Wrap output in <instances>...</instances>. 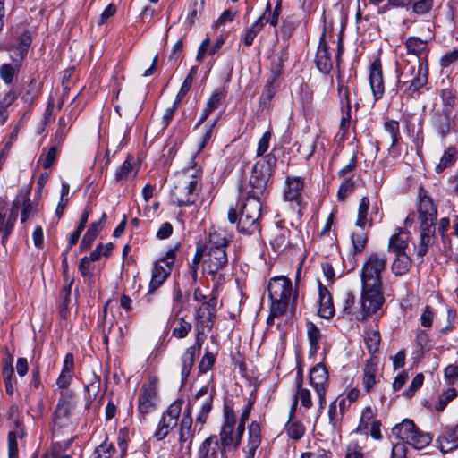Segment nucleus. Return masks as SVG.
Masks as SVG:
<instances>
[{
    "mask_svg": "<svg viewBox=\"0 0 458 458\" xmlns=\"http://www.w3.org/2000/svg\"><path fill=\"white\" fill-rule=\"evenodd\" d=\"M387 259L384 254L371 253L361 269V311L357 315L358 320L376 313L383 305L385 298L382 292L381 274L386 268Z\"/></svg>",
    "mask_w": 458,
    "mask_h": 458,
    "instance_id": "obj_1",
    "label": "nucleus"
},
{
    "mask_svg": "<svg viewBox=\"0 0 458 458\" xmlns=\"http://www.w3.org/2000/svg\"><path fill=\"white\" fill-rule=\"evenodd\" d=\"M31 44V35L29 30L15 31V35L5 46L4 49L11 54L12 64H4L0 66V77L7 84L12 83L18 73L21 62L25 58Z\"/></svg>",
    "mask_w": 458,
    "mask_h": 458,
    "instance_id": "obj_2",
    "label": "nucleus"
},
{
    "mask_svg": "<svg viewBox=\"0 0 458 458\" xmlns=\"http://www.w3.org/2000/svg\"><path fill=\"white\" fill-rule=\"evenodd\" d=\"M276 162V157L273 154H268L254 165L249 181L250 186L249 196L260 199L266 194L269 184L272 182L271 178Z\"/></svg>",
    "mask_w": 458,
    "mask_h": 458,
    "instance_id": "obj_3",
    "label": "nucleus"
},
{
    "mask_svg": "<svg viewBox=\"0 0 458 458\" xmlns=\"http://www.w3.org/2000/svg\"><path fill=\"white\" fill-rule=\"evenodd\" d=\"M225 422L219 434L221 458H228V454L235 451L243 435V425L239 423L235 430L236 419L233 409L225 405L224 407Z\"/></svg>",
    "mask_w": 458,
    "mask_h": 458,
    "instance_id": "obj_4",
    "label": "nucleus"
},
{
    "mask_svg": "<svg viewBox=\"0 0 458 458\" xmlns=\"http://www.w3.org/2000/svg\"><path fill=\"white\" fill-rule=\"evenodd\" d=\"M199 176L187 169L175 178L171 195L179 207L192 205L198 197Z\"/></svg>",
    "mask_w": 458,
    "mask_h": 458,
    "instance_id": "obj_5",
    "label": "nucleus"
},
{
    "mask_svg": "<svg viewBox=\"0 0 458 458\" xmlns=\"http://www.w3.org/2000/svg\"><path fill=\"white\" fill-rule=\"evenodd\" d=\"M228 243L229 241L216 232L209 233L207 258L204 259L205 269L208 274H216L227 264L225 248Z\"/></svg>",
    "mask_w": 458,
    "mask_h": 458,
    "instance_id": "obj_6",
    "label": "nucleus"
},
{
    "mask_svg": "<svg viewBox=\"0 0 458 458\" xmlns=\"http://www.w3.org/2000/svg\"><path fill=\"white\" fill-rule=\"evenodd\" d=\"M261 208L260 199L248 195L239 216L237 227L240 233L252 234L259 230Z\"/></svg>",
    "mask_w": 458,
    "mask_h": 458,
    "instance_id": "obj_7",
    "label": "nucleus"
},
{
    "mask_svg": "<svg viewBox=\"0 0 458 458\" xmlns=\"http://www.w3.org/2000/svg\"><path fill=\"white\" fill-rule=\"evenodd\" d=\"M418 220L420 222V243L417 251V259L420 263L423 261L424 255L428 252V245L429 242V197L424 187L420 186L418 195L417 204Z\"/></svg>",
    "mask_w": 458,
    "mask_h": 458,
    "instance_id": "obj_8",
    "label": "nucleus"
},
{
    "mask_svg": "<svg viewBox=\"0 0 458 458\" xmlns=\"http://www.w3.org/2000/svg\"><path fill=\"white\" fill-rule=\"evenodd\" d=\"M182 411V402H174L169 405L165 412L163 414L154 437L157 441L165 439L169 432L178 424V419Z\"/></svg>",
    "mask_w": 458,
    "mask_h": 458,
    "instance_id": "obj_9",
    "label": "nucleus"
},
{
    "mask_svg": "<svg viewBox=\"0 0 458 458\" xmlns=\"http://www.w3.org/2000/svg\"><path fill=\"white\" fill-rule=\"evenodd\" d=\"M310 382L318 396L319 409L326 405V390L328 386V372L327 368L318 363L314 366L310 374Z\"/></svg>",
    "mask_w": 458,
    "mask_h": 458,
    "instance_id": "obj_10",
    "label": "nucleus"
},
{
    "mask_svg": "<svg viewBox=\"0 0 458 458\" xmlns=\"http://www.w3.org/2000/svg\"><path fill=\"white\" fill-rule=\"evenodd\" d=\"M195 436V428L192 426V418L190 409L183 413L179 428V443L181 448H185L187 454H190L192 447V441Z\"/></svg>",
    "mask_w": 458,
    "mask_h": 458,
    "instance_id": "obj_11",
    "label": "nucleus"
},
{
    "mask_svg": "<svg viewBox=\"0 0 458 458\" xmlns=\"http://www.w3.org/2000/svg\"><path fill=\"white\" fill-rule=\"evenodd\" d=\"M268 294L270 299L291 297L293 303L296 301L297 293L293 294L292 282L285 276L275 277L268 284Z\"/></svg>",
    "mask_w": 458,
    "mask_h": 458,
    "instance_id": "obj_12",
    "label": "nucleus"
},
{
    "mask_svg": "<svg viewBox=\"0 0 458 458\" xmlns=\"http://www.w3.org/2000/svg\"><path fill=\"white\" fill-rule=\"evenodd\" d=\"M315 62L318 69L323 73H329L333 68V62L326 41L325 33L320 37Z\"/></svg>",
    "mask_w": 458,
    "mask_h": 458,
    "instance_id": "obj_13",
    "label": "nucleus"
},
{
    "mask_svg": "<svg viewBox=\"0 0 458 458\" xmlns=\"http://www.w3.org/2000/svg\"><path fill=\"white\" fill-rule=\"evenodd\" d=\"M369 83L375 101H377L381 98L384 94L383 74L379 60H376L371 64Z\"/></svg>",
    "mask_w": 458,
    "mask_h": 458,
    "instance_id": "obj_14",
    "label": "nucleus"
},
{
    "mask_svg": "<svg viewBox=\"0 0 458 458\" xmlns=\"http://www.w3.org/2000/svg\"><path fill=\"white\" fill-rule=\"evenodd\" d=\"M157 392L151 386H143L140 389L138 400L139 413L144 417L155 407Z\"/></svg>",
    "mask_w": 458,
    "mask_h": 458,
    "instance_id": "obj_15",
    "label": "nucleus"
},
{
    "mask_svg": "<svg viewBox=\"0 0 458 458\" xmlns=\"http://www.w3.org/2000/svg\"><path fill=\"white\" fill-rule=\"evenodd\" d=\"M171 271V267L164 265L160 261L157 260L152 270L148 293H154L157 290L170 276Z\"/></svg>",
    "mask_w": 458,
    "mask_h": 458,
    "instance_id": "obj_16",
    "label": "nucleus"
},
{
    "mask_svg": "<svg viewBox=\"0 0 458 458\" xmlns=\"http://www.w3.org/2000/svg\"><path fill=\"white\" fill-rule=\"evenodd\" d=\"M428 81V64L427 55L419 62L417 75L412 79L409 86V92L412 96L414 93L419 92L420 89L426 87Z\"/></svg>",
    "mask_w": 458,
    "mask_h": 458,
    "instance_id": "obj_17",
    "label": "nucleus"
},
{
    "mask_svg": "<svg viewBox=\"0 0 458 458\" xmlns=\"http://www.w3.org/2000/svg\"><path fill=\"white\" fill-rule=\"evenodd\" d=\"M198 458H221L217 436H210L201 443L198 451Z\"/></svg>",
    "mask_w": 458,
    "mask_h": 458,
    "instance_id": "obj_18",
    "label": "nucleus"
},
{
    "mask_svg": "<svg viewBox=\"0 0 458 458\" xmlns=\"http://www.w3.org/2000/svg\"><path fill=\"white\" fill-rule=\"evenodd\" d=\"M319 308L318 315L324 318H330L335 314V309L333 305L332 296L327 288L319 284Z\"/></svg>",
    "mask_w": 458,
    "mask_h": 458,
    "instance_id": "obj_19",
    "label": "nucleus"
},
{
    "mask_svg": "<svg viewBox=\"0 0 458 458\" xmlns=\"http://www.w3.org/2000/svg\"><path fill=\"white\" fill-rule=\"evenodd\" d=\"M201 345H191L190 346L184 354L182 356V382L184 383L191 370L194 364L195 359L200 354Z\"/></svg>",
    "mask_w": 458,
    "mask_h": 458,
    "instance_id": "obj_20",
    "label": "nucleus"
},
{
    "mask_svg": "<svg viewBox=\"0 0 458 458\" xmlns=\"http://www.w3.org/2000/svg\"><path fill=\"white\" fill-rule=\"evenodd\" d=\"M261 443L260 427L257 422H251L249 426V438L246 447L243 452L246 454V458H253L255 452Z\"/></svg>",
    "mask_w": 458,
    "mask_h": 458,
    "instance_id": "obj_21",
    "label": "nucleus"
},
{
    "mask_svg": "<svg viewBox=\"0 0 458 458\" xmlns=\"http://www.w3.org/2000/svg\"><path fill=\"white\" fill-rule=\"evenodd\" d=\"M439 450L445 454L458 448V424L452 429L445 432L437 439Z\"/></svg>",
    "mask_w": 458,
    "mask_h": 458,
    "instance_id": "obj_22",
    "label": "nucleus"
},
{
    "mask_svg": "<svg viewBox=\"0 0 458 458\" xmlns=\"http://www.w3.org/2000/svg\"><path fill=\"white\" fill-rule=\"evenodd\" d=\"M72 398L73 394L71 391L61 392V397L54 413V420L55 424L58 423V420L61 419L68 418L72 407Z\"/></svg>",
    "mask_w": 458,
    "mask_h": 458,
    "instance_id": "obj_23",
    "label": "nucleus"
},
{
    "mask_svg": "<svg viewBox=\"0 0 458 458\" xmlns=\"http://www.w3.org/2000/svg\"><path fill=\"white\" fill-rule=\"evenodd\" d=\"M408 233L400 230L399 233L393 234L388 242V251L396 255L406 254L405 250L408 247Z\"/></svg>",
    "mask_w": 458,
    "mask_h": 458,
    "instance_id": "obj_24",
    "label": "nucleus"
},
{
    "mask_svg": "<svg viewBox=\"0 0 458 458\" xmlns=\"http://www.w3.org/2000/svg\"><path fill=\"white\" fill-rule=\"evenodd\" d=\"M377 371V360L376 357H371L367 360L363 370L362 384L367 393L370 392L376 384V373Z\"/></svg>",
    "mask_w": 458,
    "mask_h": 458,
    "instance_id": "obj_25",
    "label": "nucleus"
},
{
    "mask_svg": "<svg viewBox=\"0 0 458 458\" xmlns=\"http://www.w3.org/2000/svg\"><path fill=\"white\" fill-rule=\"evenodd\" d=\"M415 424L411 420H404L392 428V433L403 441L407 443L417 432Z\"/></svg>",
    "mask_w": 458,
    "mask_h": 458,
    "instance_id": "obj_26",
    "label": "nucleus"
},
{
    "mask_svg": "<svg viewBox=\"0 0 458 458\" xmlns=\"http://www.w3.org/2000/svg\"><path fill=\"white\" fill-rule=\"evenodd\" d=\"M14 201L19 202V209L21 208V222L25 223L33 211V205L30 199L29 191H21L16 196Z\"/></svg>",
    "mask_w": 458,
    "mask_h": 458,
    "instance_id": "obj_27",
    "label": "nucleus"
},
{
    "mask_svg": "<svg viewBox=\"0 0 458 458\" xmlns=\"http://www.w3.org/2000/svg\"><path fill=\"white\" fill-rule=\"evenodd\" d=\"M457 149L455 147L447 148L441 158L439 163L435 166V172L437 174H441L446 168L451 167L457 160Z\"/></svg>",
    "mask_w": 458,
    "mask_h": 458,
    "instance_id": "obj_28",
    "label": "nucleus"
},
{
    "mask_svg": "<svg viewBox=\"0 0 458 458\" xmlns=\"http://www.w3.org/2000/svg\"><path fill=\"white\" fill-rule=\"evenodd\" d=\"M288 59V50L286 47L283 48L278 55H275L271 58V73L272 76L269 80H276L281 75L284 64Z\"/></svg>",
    "mask_w": 458,
    "mask_h": 458,
    "instance_id": "obj_29",
    "label": "nucleus"
},
{
    "mask_svg": "<svg viewBox=\"0 0 458 458\" xmlns=\"http://www.w3.org/2000/svg\"><path fill=\"white\" fill-rule=\"evenodd\" d=\"M385 140L389 143L390 148H394L399 139V123L394 120H389L384 123Z\"/></svg>",
    "mask_w": 458,
    "mask_h": 458,
    "instance_id": "obj_30",
    "label": "nucleus"
},
{
    "mask_svg": "<svg viewBox=\"0 0 458 458\" xmlns=\"http://www.w3.org/2000/svg\"><path fill=\"white\" fill-rule=\"evenodd\" d=\"M102 229L103 225H100V223H91L81 240V248L89 249Z\"/></svg>",
    "mask_w": 458,
    "mask_h": 458,
    "instance_id": "obj_31",
    "label": "nucleus"
},
{
    "mask_svg": "<svg viewBox=\"0 0 458 458\" xmlns=\"http://www.w3.org/2000/svg\"><path fill=\"white\" fill-rule=\"evenodd\" d=\"M18 214H19V202L13 200V202L12 204V208L10 209V213H9L8 217L5 222L4 233L2 235V243H4L7 241V238L9 237V235L11 234V233L13 229L14 224L17 220Z\"/></svg>",
    "mask_w": 458,
    "mask_h": 458,
    "instance_id": "obj_32",
    "label": "nucleus"
},
{
    "mask_svg": "<svg viewBox=\"0 0 458 458\" xmlns=\"http://www.w3.org/2000/svg\"><path fill=\"white\" fill-rule=\"evenodd\" d=\"M214 317L215 311L202 303V305L197 310L196 323L204 327H211Z\"/></svg>",
    "mask_w": 458,
    "mask_h": 458,
    "instance_id": "obj_33",
    "label": "nucleus"
},
{
    "mask_svg": "<svg viewBox=\"0 0 458 458\" xmlns=\"http://www.w3.org/2000/svg\"><path fill=\"white\" fill-rule=\"evenodd\" d=\"M411 260L407 254L396 255L392 264V271L396 276L404 275L409 271Z\"/></svg>",
    "mask_w": 458,
    "mask_h": 458,
    "instance_id": "obj_34",
    "label": "nucleus"
},
{
    "mask_svg": "<svg viewBox=\"0 0 458 458\" xmlns=\"http://www.w3.org/2000/svg\"><path fill=\"white\" fill-rule=\"evenodd\" d=\"M265 14L260 16L252 26L248 29L244 34L243 42L245 46H251L257 34L260 32L265 22Z\"/></svg>",
    "mask_w": 458,
    "mask_h": 458,
    "instance_id": "obj_35",
    "label": "nucleus"
},
{
    "mask_svg": "<svg viewBox=\"0 0 458 458\" xmlns=\"http://www.w3.org/2000/svg\"><path fill=\"white\" fill-rule=\"evenodd\" d=\"M406 48L408 53L419 55L428 47V41L421 40L419 38L411 37L406 40Z\"/></svg>",
    "mask_w": 458,
    "mask_h": 458,
    "instance_id": "obj_36",
    "label": "nucleus"
},
{
    "mask_svg": "<svg viewBox=\"0 0 458 458\" xmlns=\"http://www.w3.org/2000/svg\"><path fill=\"white\" fill-rule=\"evenodd\" d=\"M291 297L276 298L271 300L270 311L272 316H282L285 313Z\"/></svg>",
    "mask_w": 458,
    "mask_h": 458,
    "instance_id": "obj_37",
    "label": "nucleus"
},
{
    "mask_svg": "<svg viewBox=\"0 0 458 458\" xmlns=\"http://www.w3.org/2000/svg\"><path fill=\"white\" fill-rule=\"evenodd\" d=\"M288 189L284 191V198L286 200H295L301 192L302 188V182L298 179H293L287 181Z\"/></svg>",
    "mask_w": 458,
    "mask_h": 458,
    "instance_id": "obj_38",
    "label": "nucleus"
},
{
    "mask_svg": "<svg viewBox=\"0 0 458 458\" xmlns=\"http://www.w3.org/2000/svg\"><path fill=\"white\" fill-rule=\"evenodd\" d=\"M282 7H281V1L278 0L276 5L274 8L273 13H271V4L268 1L267 3L266 11L263 14H265V23H270L272 26H276L278 22V17L280 15Z\"/></svg>",
    "mask_w": 458,
    "mask_h": 458,
    "instance_id": "obj_39",
    "label": "nucleus"
},
{
    "mask_svg": "<svg viewBox=\"0 0 458 458\" xmlns=\"http://www.w3.org/2000/svg\"><path fill=\"white\" fill-rule=\"evenodd\" d=\"M457 396V392L454 388H447L445 390L438 398V402L435 405L437 411H443L447 404Z\"/></svg>",
    "mask_w": 458,
    "mask_h": 458,
    "instance_id": "obj_40",
    "label": "nucleus"
},
{
    "mask_svg": "<svg viewBox=\"0 0 458 458\" xmlns=\"http://www.w3.org/2000/svg\"><path fill=\"white\" fill-rule=\"evenodd\" d=\"M206 250V246L200 243H198L195 255L193 257V260L191 265L190 266V274L194 282L197 281V273L199 268V264L204 257V253Z\"/></svg>",
    "mask_w": 458,
    "mask_h": 458,
    "instance_id": "obj_41",
    "label": "nucleus"
},
{
    "mask_svg": "<svg viewBox=\"0 0 458 458\" xmlns=\"http://www.w3.org/2000/svg\"><path fill=\"white\" fill-rule=\"evenodd\" d=\"M115 449L112 444L103 442L95 448L89 458H112Z\"/></svg>",
    "mask_w": 458,
    "mask_h": 458,
    "instance_id": "obj_42",
    "label": "nucleus"
},
{
    "mask_svg": "<svg viewBox=\"0 0 458 458\" xmlns=\"http://www.w3.org/2000/svg\"><path fill=\"white\" fill-rule=\"evenodd\" d=\"M367 233L364 232L363 227L357 232L352 233V241L355 252H360L367 243Z\"/></svg>",
    "mask_w": 458,
    "mask_h": 458,
    "instance_id": "obj_43",
    "label": "nucleus"
},
{
    "mask_svg": "<svg viewBox=\"0 0 458 458\" xmlns=\"http://www.w3.org/2000/svg\"><path fill=\"white\" fill-rule=\"evenodd\" d=\"M369 206V199L368 197H362L358 209V219L356 225L359 227H364L367 223V215Z\"/></svg>",
    "mask_w": 458,
    "mask_h": 458,
    "instance_id": "obj_44",
    "label": "nucleus"
},
{
    "mask_svg": "<svg viewBox=\"0 0 458 458\" xmlns=\"http://www.w3.org/2000/svg\"><path fill=\"white\" fill-rule=\"evenodd\" d=\"M198 405L200 407V412L196 420L197 422L204 424L212 407V395L209 394L205 400L198 403Z\"/></svg>",
    "mask_w": 458,
    "mask_h": 458,
    "instance_id": "obj_45",
    "label": "nucleus"
},
{
    "mask_svg": "<svg viewBox=\"0 0 458 458\" xmlns=\"http://www.w3.org/2000/svg\"><path fill=\"white\" fill-rule=\"evenodd\" d=\"M408 444L415 449L421 450L429 445V436L417 431Z\"/></svg>",
    "mask_w": 458,
    "mask_h": 458,
    "instance_id": "obj_46",
    "label": "nucleus"
},
{
    "mask_svg": "<svg viewBox=\"0 0 458 458\" xmlns=\"http://www.w3.org/2000/svg\"><path fill=\"white\" fill-rule=\"evenodd\" d=\"M287 435L294 440L301 439L305 432V428L300 422L294 421L286 426Z\"/></svg>",
    "mask_w": 458,
    "mask_h": 458,
    "instance_id": "obj_47",
    "label": "nucleus"
},
{
    "mask_svg": "<svg viewBox=\"0 0 458 458\" xmlns=\"http://www.w3.org/2000/svg\"><path fill=\"white\" fill-rule=\"evenodd\" d=\"M274 83H275V81L273 80H267L266 85H265V88H264V90L262 92V95L260 97V105L261 106H267L270 101L272 100L274 95H275V91H274Z\"/></svg>",
    "mask_w": 458,
    "mask_h": 458,
    "instance_id": "obj_48",
    "label": "nucleus"
},
{
    "mask_svg": "<svg viewBox=\"0 0 458 458\" xmlns=\"http://www.w3.org/2000/svg\"><path fill=\"white\" fill-rule=\"evenodd\" d=\"M354 190V182L352 180V178L345 179L342 184L340 185V188L337 192V199L339 201H344L346 197L352 192Z\"/></svg>",
    "mask_w": 458,
    "mask_h": 458,
    "instance_id": "obj_49",
    "label": "nucleus"
},
{
    "mask_svg": "<svg viewBox=\"0 0 458 458\" xmlns=\"http://www.w3.org/2000/svg\"><path fill=\"white\" fill-rule=\"evenodd\" d=\"M225 91L224 89L216 90L211 95L206 106L208 107L209 110L214 111L222 104V101L225 99Z\"/></svg>",
    "mask_w": 458,
    "mask_h": 458,
    "instance_id": "obj_50",
    "label": "nucleus"
},
{
    "mask_svg": "<svg viewBox=\"0 0 458 458\" xmlns=\"http://www.w3.org/2000/svg\"><path fill=\"white\" fill-rule=\"evenodd\" d=\"M423 381H424V376H423V374H421V373L417 374V375L413 377V379H412V381H411V385H410L409 388L404 392V394H404L407 398H411V397L415 394L416 391H417L419 388H420V387H421V386H422V384H423Z\"/></svg>",
    "mask_w": 458,
    "mask_h": 458,
    "instance_id": "obj_51",
    "label": "nucleus"
},
{
    "mask_svg": "<svg viewBox=\"0 0 458 458\" xmlns=\"http://www.w3.org/2000/svg\"><path fill=\"white\" fill-rule=\"evenodd\" d=\"M132 172V164L131 162V157H128L123 165L115 173V177L118 181L125 180L129 177V174Z\"/></svg>",
    "mask_w": 458,
    "mask_h": 458,
    "instance_id": "obj_52",
    "label": "nucleus"
},
{
    "mask_svg": "<svg viewBox=\"0 0 458 458\" xmlns=\"http://www.w3.org/2000/svg\"><path fill=\"white\" fill-rule=\"evenodd\" d=\"M294 397L297 400L300 399L301 403L305 408L310 409L312 407V401H311L310 392L309 389H307V388L297 389Z\"/></svg>",
    "mask_w": 458,
    "mask_h": 458,
    "instance_id": "obj_53",
    "label": "nucleus"
},
{
    "mask_svg": "<svg viewBox=\"0 0 458 458\" xmlns=\"http://www.w3.org/2000/svg\"><path fill=\"white\" fill-rule=\"evenodd\" d=\"M216 358L215 355L211 352H206L205 355L202 357L199 364V369L201 373H206L209 369H212L214 363H215Z\"/></svg>",
    "mask_w": 458,
    "mask_h": 458,
    "instance_id": "obj_54",
    "label": "nucleus"
},
{
    "mask_svg": "<svg viewBox=\"0 0 458 458\" xmlns=\"http://www.w3.org/2000/svg\"><path fill=\"white\" fill-rule=\"evenodd\" d=\"M374 417V411L370 406H367L361 414V419L360 425L358 426L356 431L361 432L363 429H366L369 425V421Z\"/></svg>",
    "mask_w": 458,
    "mask_h": 458,
    "instance_id": "obj_55",
    "label": "nucleus"
},
{
    "mask_svg": "<svg viewBox=\"0 0 458 458\" xmlns=\"http://www.w3.org/2000/svg\"><path fill=\"white\" fill-rule=\"evenodd\" d=\"M307 333L310 340V344H317L322 339L320 330L312 322L307 323Z\"/></svg>",
    "mask_w": 458,
    "mask_h": 458,
    "instance_id": "obj_56",
    "label": "nucleus"
},
{
    "mask_svg": "<svg viewBox=\"0 0 458 458\" xmlns=\"http://www.w3.org/2000/svg\"><path fill=\"white\" fill-rule=\"evenodd\" d=\"M72 378V373L67 371H62L56 380L58 388L62 391H69L68 386L71 384Z\"/></svg>",
    "mask_w": 458,
    "mask_h": 458,
    "instance_id": "obj_57",
    "label": "nucleus"
},
{
    "mask_svg": "<svg viewBox=\"0 0 458 458\" xmlns=\"http://www.w3.org/2000/svg\"><path fill=\"white\" fill-rule=\"evenodd\" d=\"M3 369L2 374L4 379L6 380H12V376L13 373V357L11 355H7L5 358L3 359Z\"/></svg>",
    "mask_w": 458,
    "mask_h": 458,
    "instance_id": "obj_58",
    "label": "nucleus"
},
{
    "mask_svg": "<svg viewBox=\"0 0 458 458\" xmlns=\"http://www.w3.org/2000/svg\"><path fill=\"white\" fill-rule=\"evenodd\" d=\"M191 327V324L182 318L179 321L178 326L173 329V335L179 338L184 337L190 331Z\"/></svg>",
    "mask_w": 458,
    "mask_h": 458,
    "instance_id": "obj_59",
    "label": "nucleus"
},
{
    "mask_svg": "<svg viewBox=\"0 0 458 458\" xmlns=\"http://www.w3.org/2000/svg\"><path fill=\"white\" fill-rule=\"evenodd\" d=\"M441 98L443 100L444 106H445V113L450 112L454 103V98L450 89H443L441 91Z\"/></svg>",
    "mask_w": 458,
    "mask_h": 458,
    "instance_id": "obj_60",
    "label": "nucleus"
},
{
    "mask_svg": "<svg viewBox=\"0 0 458 458\" xmlns=\"http://www.w3.org/2000/svg\"><path fill=\"white\" fill-rule=\"evenodd\" d=\"M17 433L9 432L8 434V454L10 458H15L18 454V447L16 442Z\"/></svg>",
    "mask_w": 458,
    "mask_h": 458,
    "instance_id": "obj_61",
    "label": "nucleus"
},
{
    "mask_svg": "<svg viewBox=\"0 0 458 458\" xmlns=\"http://www.w3.org/2000/svg\"><path fill=\"white\" fill-rule=\"evenodd\" d=\"M56 155H57V149L55 147H51L48 151L47 152L44 159H43V163H42V166L44 169H48L52 166V165L54 164L55 158H56Z\"/></svg>",
    "mask_w": 458,
    "mask_h": 458,
    "instance_id": "obj_62",
    "label": "nucleus"
},
{
    "mask_svg": "<svg viewBox=\"0 0 458 458\" xmlns=\"http://www.w3.org/2000/svg\"><path fill=\"white\" fill-rule=\"evenodd\" d=\"M445 377L450 384L458 380V366L450 364L445 369Z\"/></svg>",
    "mask_w": 458,
    "mask_h": 458,
    "instance_id": "obj_63",
    "label": "nucleus"
},
{
    "mask_svg": "<svg viewBox=\"0 0 458 458\" xmlns=\"http://www.w3.org/2000/svg\"><path fill=\"white\" fill-rule=\"evenodd\" d=\"M407 448L404 443L398 442L392 447V458H406Z\"/></svg>",
    "mask_w": 458,
    "mask_h": 458,
    "instance_id": "obj_64",
    "label": "nucleus"
}]
</instances>
